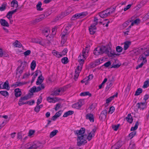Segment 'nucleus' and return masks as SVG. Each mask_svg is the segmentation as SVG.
<instances>
[{"instance_id": "1", "label": "nucleus", "mask_w": 149, "mask_h": 149, "mask_svg": "<svg viewBox=\"0 0 149 149\" xmlns=\"http://www.w3.org/2000/svg\"><path fill=\"white\" fill-rule=\"evenodd\" d=\"M86 50L84 49L82 51V54H80L79 58H81L79 60V62L80 65H78L75 71V74L74 75V79L76 80L79 76V73L80 72L82 68V66L83 64L84 63V59H86L88 53V52H86Z\"/></svg>"}, {"instance_id": "2", "label": "nucleus", "mask_w": 149, "mask_h": 149, "mask_svg": "<svg viewBox=\"0 0 149 149\" xmlns=\"http://www.w3.org/2000/svg\"><path fill=\"white\" fill-rule=\"evenodd\" d=\"M115 9L113 8L107 9L106 10L103 11L99 13L100 16L101 18H105L110 15L111 14L113 13L115 11Z\"/></svg>"}, {"instance_id": "3", "label": "nucleus", "mask_w": 149, "mask_h": 149, "mask_svg": "<svg viewBox=\"0 0 149 149\" xmlns=\"http://www.w3.org/2000/svg\"><path fill=\"white\" fill-rule=\"evenodd\" d=\"M87 139L86 135L84 134L80 136H78L77 139V145L80 146L84 144L85 143H87Z\"/></svg>"}, {"instance_id": "4", "label": "nucleus", "mask_w": 149, "mask_h": 149, "mask_svg": "<svg viewBox=\"0 0 149 149\" xmlns=\"http://www.w3.org/2000/svg\"><path fill=\"white\" fill-rule=\"evenodd\" d=\"M102 54L105 53L108 55L109 56L112 57L114 54L110 52V49L108 46H102L100 47Z\"/></svg>"}, {"instance_id": "5", "label": "nucleus", "mask_w": 149, "mask_h": 149, "mask_svg": "<svg viewBox=\"0 0 149 149\" xmlns=\"http://www.w3.org/2000/svg\"><path fill=\"white\" fill-rule=\"evenodd\" d=\"M41 144L38 142H34L28 143L26 149H36L41 146Z\"/></svg>"}, {"instance_id": "6", "label": "nucleus", "mask_w": 149, "mask_h": 149, "mask_svg": "<svg viewBox=\"0 0 149 149\" xmlns=\"http://www.w3.org/2000/svg\"><path fill=\"white\" fill-rule=\"evenodd\" d=\"M70 8H68L66 11L63 13H62L61 14L59 15L56 18V20H58L62 18L63 17L68 15L71 12Z\"/></svg>"}, {"instance_id": "7", "label": "nucleus", "mask_w": 149, "mask_h": 149, "mask_svg": "<svg viewBox=\"0 0 149 149\" xmlns=\"http://www.w3.org/2000/svg\"><path fill=\"white\" fill-rule=\"evenodd\" d=\"M45 86L43 84H42L37 88L36 86H33L31 89V92L34 93L39 91L45 88Z\"/></svg>"}, {"instance_id": "8", "label": "nucleus", "mask_w": 149, "mask_h": 149, "mask_svg": "<svg viewBox=\"0 0 149 149\" xmlns=\"http://www.w3.org/2000/svg\"><path fill=\"white\" fill-rule=\"evenodd\" d=\"M97 24V22L94 23L92 25H91L90 27L89 28V31L91 34L93 35L95 32V30L96 27L95 26Z\"/></svg>"}, {"instance_id": "9", "label": "nucleus", "mask_w": 149, "mask_h": 149, "mask_svg": "<svg viewBox=\"0 0 149 149\" xmlns=\"http://www.w3.org/2000/svg\"><path fill=\"white\" fill-rule=\"evenodd\" d=\"M21 66H22V65L23 64V67L25 66L26 65V62L25 61L24 62H21ZM23 69H21V66L18 67L17 70V72H16V74H21L23 72Z\"/></svg>"}, {"instance_id": "10", "label": "nucleus", "mask_w": 149, "mask_h": 149, "mask_svg": "<svg viewBox=\"0 0 149 149\" xmlns=\"http://www.w3.org/2000/svg\"><path fill=\"white\" fill-rule=\"evenodd\" d=\"M143 48H138L133 50L131 51V53L135 55H137L143 52Z\"/></svg>"}, {"instance_id": "11", "label": "nucleus", "mask_w": 149, "mask_h": 149, "mask_svg": "<svg viewBox=\"0 0 149 149\" xmlns=\"http://www.w3.org/2000/svg\"><path fill=\"white\" fill-rule=\"evenodd\" d=\"M147 103L146 102H144L138 103L136 104V106L138 108L143 110L146 108Z\"/></svg>"}, {"instance_id": "12", "label": "nucleus", "mask_w": 149, "mask_h": 149, "mask_svg": "<svg viewBox=\"0 0 149 149\" xmlns=\"http://www.w3.org/2000/svg\"><path fill=\"white\" fill-rule=\"evenodd\" d=\"M96 130V128L93 129L92 131L90 132L88 136H87V139L88 141H90L92 137L94 136V134Z\"/></svg>"}, {"instance_id": "13", "label": "nucleus", "mask_w": 149, "mask_h": 149, "mask_svg": "<svg viewBox=\"0 0 149 149\" xmlns=\"http://www.w3.org/2000/svg\"><path fill=\"white\" fill-rule=\"evenodd\" d=\"M107 112V111L106 109L104 110L102 112L100 116V119L101 120H103L106 118Z\"/></svg>"}, {"instance_id": "14", "label": "nucleus", "mask_w": 149, "mask_h": 149, "mask_svg": "<svg viewBox=\"0 0 149 149\" xmlns=\"http://www.w3.org/2000/svg\"><path fill=\"white\" fill-rule=\"evenodd\" d=\"M123 145L121 141H119L111 147V149H118Z\"/></svg>"}, {"instance_id": "15", "label": "nucleus", "mask_w": 149, "mask_h": 149, "mask_svg": "<svg viewBox=\"0 0 149 149\" xmlns=\"http://www.w3.org/2000/svg\"><path fill=\"white\" fill-rule=\"evenodd\" d=\"M82 105V102L81 101H79L78 102L73 104L72 107L73 108L79 109L81 107Z\"/></svg>"}, {"instance_id": "16", "label": "nucleus", "mask_w": 149, "mask_h": 149, "mask_svg": "<svg viewBox=\"0 0 149 149\" xmlns=\"http://www.w3.org/2000/svg\"><path fill=\"white\" fill-rule=\"evenodd\" d=\"M46 16H45V15H40L39 17L36 18L35 20L33 21L32 22L33 23L38 22L40 21L42 19L46 17Z\"/></svg>"}, {"instance_id": "17", "label": "nucleus", "mask_w": 149, "mask_h": 149, "mask_svg": "<svg viewBox=\"0 0 149 149\" xmlns=\"http://www.w3.org/2000/svg\"><path fill=\"white\" fill-rule=\"evenodd\" d=\"M85 131V129L84 128H81L79 130H77L74 132L75 134H77L78 136H80L81 135H83Z\"/></svg>"}, {"instance_id": "18", "label": "nucleus", "mask_w": 149, "mask_h": 149, "mask_svg": "<svg viewBox=\"0 0 149 149\" xmlns=\"http://www.w3.org/2000/svg\"><path fill=\"white\" fill-rule=\"evenodd\" d=\"M17 11V9L9 11L7 14L6 17L9 20H10L12 17V15L15 13Z\"/></svg>"}, {"instance_id": "19", "label": "nucleus", "mask_w": 149, "mask_h": 149, "mask_svg": "<svg viewBox=\"0 0 149 149\" xmlns=\"http://www.w3.org/2000/svg\"><path fill=\"white\" fill-rule=\"evenodd\" d=\"M86 119H88L90 122H94V117L93 114L88 113L86 115Z\"/></svg>"}, {"instance_id": "20", "label": "nucleus", "mask_w": 149, "mask_h": 149, "mask_svg": "<svg viewBox=\"0 0 149 149\" xmlns=\"http://www.w3.org/2000/svg\"><path fill=\"white\" fill-rule=\"evenodd\" d=\"M85 15L84 13H81L79 14H76L73 15L72 18V20H74V18H76V19L81 18L82 16H85Z\"/></svg>"}, {"instance_id": "21", "label": "nucleus", "mask_w": 149, "mask_h": 149, "mask_svg": "<svg viewBox=\"0 0 149 149\" xmlns=\"http://www.w3.org/2000/svg\"><path fill=\"white\" fill-rule=\"evenodd\" d=\"M50 33V29L48 28L44 29L42 31V33L46 36L47 37Z\"/></svg>"}, {"instance_id": "22", "label": "nucleus", "mask_w": 149, "mask_h": 149, "mask_svg": "<svg viewBox=\"0 0 149 149\" xmlns=\"http://www.w3.org/2000/svg\"><path fill=\"white\" fill-rule=\"evenodd\" d=\"M71 26L70 25L67 26L66 27L65 29H62L61 35H63V36H66V35H67L68 34V30L69 28Z\"/></svg>"}, {"instance_id": "23", "label": "nucleus", "mask_w": 149, "mask_h": 149, "mask_svg": "<svg viewBox=\"0 0 149 149\" xmlns=\"http://www.w3.org/2000/svg\"><path fill=\"white\" fill-rule=\"evenodd\" d=\"M145 54L143 53L141 55H140L138 59V62H141L144 61V60L146 61V62L147 60L146 58V56H145Z\"/></svg>"}, {"instance_id": "24", "label": "nucleus", "mask_w": 149, "mask_h": 149, "mask_svg": "<svg viewBox=\"0 0 149 149\" xmlns=\"http://www.w3.org/2000/svg\"><path fill=\"white\" fill-rule=\"evenodd\" d=\"M15 95L16 97L20 96L22 94L21 90L19 88L15 89L14 90Z\"/></svg>"}, {"instance_id": "25", "label": "nucleus", "mask_w": 149, "mask_h": 149, "mask_svg": "<svg viewBox=\"0 0 149 149\" xmlns=\"http://www.w3.org/2000/svg\"><path fill=\"white\" fill-rule=\"evenodd\" d=\"M0 23L1 25L4 26L8 27L9 24L8 22L4 19H1L0 20Z\"/></svg>"}, {"instance_id": "26", "label": "nucleus", "mask_w": 149, "mask_h": 149, "mask_svg": "<svg viewBox=\"0 0 149 149\" xmlns=\"http://www.w3.org/2000/svg\"><path fill=\"white\" fill-rule=\"evenodd\" d=\"M93 53L96 55H98L102 54L100 49V47L96 48L94 51Z\"/></svg>"}, {"instance_id": "27", "label": "nucleus", "mask_w": 149, "mask_h": 149, "mask_svg": "<svg viewBox=\"0 0 149 149\" xmlns=\"http://www.w3.org/2000/svg\"><path fill=\"white\" fill-rule=\"evenodd\" d=\"M42 78L43 77L42 76V74H41L38 77L36 82V84L37 85L40 84L42 83L43 80H44V79H42Z\"/></svg>"}, {"instance_id": "28", "label": "nucleus", "mask_w": 149, "mask_h": 149, "mask_svg": "<svg viewBox=\"0 0 149 149\" xmlns=\"http://www.w3.org/2000/svg\"><path fill=\"white\" fill-rule=\"evenodd\" d=\"M9 88L10 86L9 85L8 81H6L3 85L2 89H6L7 90H9Z\"/></svg>"}, {"instance_id": "29", "label": "nucleus", "mask_w": 149, "mask_h": 149, "mask_svg": "<svg viewBox=\"0 0 149 149\" xmlns=\"http://www.w3.org/2000/svg\"><path fill=\"white\" fill-rule=\"evenodd\" d=\"M126 120L128 122L131 123L132 122L133 119L130 114H129L126 118Z\"/></svg>"}, {"instance_id": "30", "label": "nucleus", "mask_w": 149, "mask_h": 149, "mask_svg": "<svg viewBox=\"0 0 149 149\" xmlns=\"http://www.w3.org/2000/svg\"><path fill=\"white\" fill-rule=\"evenodd\" d=\"M62 111H59L58 112L56 113L55 115L52 117V119L53 120H55L57 118L59 117L61 114Z\"/></svg>"}, {"instance_id": "31", "label": "nucleus", "mask_w": 149, "mask_h": 149, "mask_svg": "<svg viewBox=\"0 0 149 149\" xmlns=\"http://www.w3.org/2000/svg\"><path fill=\"white\" fill-rule=\"evenodd\" d=\"M123 49L125 50L127 49L131 44V42L130 41H127L124 42Z\"/></svg>"}, {"instance_id": "32", "label": "nucleus", "mask_w": 149, "mask_h": 149, "mask_svg": "<svg viewBox=\"0 0 149 149\" xmlns=\"http://www.w3.org/2000/svg\"><path fill=\"white\" fill-rule=\"evenodd\" d=\"M26 82H17L15 83V84L13 85V86H14L15 87H16L17 86H23V85L26 84Z\"/></svg>"}, {"instance_id": "33", "label": "nucleus", "mask_w": 149, "mask_h": 149, "mask_svg": "<svg viewBox=\"0 0 149 149\" xmlns=\"http://www.w3.org/2000/svg\"><path fill=\"white\" fill-rule=\"evenodd\" d=\"M52 53L54 55L58 58L61 57L62 56V55L55 50H53Z\"/></svg>"}, {"instance_id": "34", "label": "nucleus", "mask_w": 149, "mask_h": 149, "mask_svg": "<svg viewBox=\"0 0 149 149\" xmlns=\"http://www.w3.org/2000/svg\"><path fill=\"white\" fill-rule=\"evenodd\" d=\"M62 89L61 88H59L55 90L52 93V95H53L56 96L59 94V93L62 91Z\"/></svg>"}, {"instance_id": "35", "label": "nucleus", "mask_w": 149, "mask_h": 149, "mask_svg": "<svg viewBox=\"0 0 149 149\" xmlns=\"http://www.w3.org/2000/svg\"><path fill=\"white\" fill-rule=\"evenodd\" d=\"M42 3L41 2H39L36 5V8L37 10L38 11H42L43 9L41 8Z\"/></svg>"}, {"instance_id": "36", "label": "nucleus", "mask_w": 149, "mask_h": 149, "mask_svg": "<svg viewBox=\"0 0 149 149\" xmlns=\"http://www.w3.org/2000/svg\"><path fill=\"white\" fill-rule=\"evenodd\" d=\"M74 113V112L72 111H68L66 112L63 115V117H67L69 115H71L73 114Z\"/></svg>"}, {"instance_id": "37", "label": "nucleus", "mask_w": 149, "mask_h": 149, "mask_svg": "<svg viewBox=\"0 0 149 149\" xmlns=\"http://www.w3.org/2000/svg\"><path fill=\"white\" fill-rule=\"evenodd\" d=\"M58 131L57 130H54L51 132L49 135V137L52 138L56 135V134L58 132Z\"/></svg>"}, {"instance_id": "38", "label": "nucleus", "mask_w": 149, "mask_h": 149, "mask_svg": "<svg viewBox=\"0 0 149 149\" xmlns=\"http://www.w3.org/2000/svg\"><path fill=\"white\" fill-rule=\"evenodd\" d=\"M142 89L141 88H138L136 91L135 94H134L135 96H137L139 95L142 92Z\"/></svg>"}, {"instance_id": "39", "label": "nucleus", "mask_w": 149, "mask_h": 149, "mask_svg": "<svg viewBox=\"0 0 149 149\" xmlns=\"http://www.w3.org/2000/svg\"><path fill=\"white\" fill-rule=\"evenodd\" d=\"M43 42L45 45H43V46H48L51 43L50 40H49L48 39L42 40Z\"/></svg>"}, {"instance_id": "40", "label": "nucleus", "mask_w": 149, "mask_h": 149, "mask_svg": "<svg viewBox=\"0 0 149 149\" xmlns=\"http://www.w3.org/2000/svg\"><path fill=\"white\" fill-rule=\"evenodd\" d=\"M139 123L138 121H136L134 127H132L131 129V131H134L136 130L138 127Z\"/></svg>"}, {"instance_id": "41", "label": "nucleus", "mask_w": 149, "mask_h": 149, "mask_svg": "<svg viewBox=\"0 0 149 149\" xmlns=\"http://www.w3.org/2000/svg\"><path fill=\"white\" fill-rule=\"evenodd\" d=\"M36 61L33 60L31 62V68L32 70H33L36 66Z\"/></svg>"}, {"instance_id": "42", "label": "nucleus", "mask_w": 149, "mask_h": 149, "mask_svg": "<svg viewBox=\"0 0 149 149\" xmlns=\"http://www.w3.org/2000/svg\"><path fill=\"white\" fill-rule=\"evenodd\" d=\"M6 6L7 4L6 3H3L1 6L0 7V10L1 11L4 10L6 9Z\"/></svg>"}, {"instance_id": "43", "label": "nucleus", "mask_w": 149, "mask_h": 149, "mask_svg": "<svg viewBox=\"0 0 149 149\" xmlns=\"http://www.w3.org/2000/svg\"><path fill=\"white\" fill-rule=\"evenodd\" d=\"M11 5L12 7H17L18 6L17 1L15 0H13L11 2Z\"/></svg>"}, {"instance_id": "44", "label": "nucleus", "mask_w": 149, "mask_h": 149, "mask_svg": "<svg viewBox=\"0 0 149 149\" xmlns=\"http://www.w3.org/2000/svg\"><path fill=\"white\" fill-rule=\"evenodd\" d=\"M80 95L81 96L88 95L89 96H91V94L89 92H85L81 93Z\"/></svg>"}, {"instance_id": "45", "label": "nucleus", "mask_w": 149, "mask_h": 149, "mask_svg": "<svg viewBox=\"0 0 149 149\" xmlns=\"http://www.w3.org/2000/svg\"><path fill=\"white\" fill-rule=\"evenodd\" d=\"M149 86V79L145 81L143 86V88H147Z\"/></svg>"}, {"instance_id": "46", "label": "nucleus", "mask_w": 149, "mask_h": 149, "mask_svg": "<svg viewBox=\"0 0 149 149\" xmlns=\"http://www.w3.org/2000/svg\"><path fill=\"white\" fill-rule=\"evenodd\" d=\"M42 107V105H37L36 107L35 108L34 110L36 112H38L39 111L40 109Z\"/></svg>"}, {"instance_id": "47", "label": "nucleus", "mask_w": 149, "mask_h": 149, "mask_svg": "<svg viewBox=\"0 0 149 149\" xmlns=\"http://www.w3.org/2000/svg\"><path fill=\"white\" fill-rule=\"evenodd\" d=\"M0 93L1 95L5 97H6L9 95L8 92L6 91H0Z\"/></svg>"}, {"instance_id": "48", "label": "nucleus", "mask_w": 149, "mask_h": 149, "mask_svg": "<svg viewBox=\"0 0 149 149\" xmlns=\"http://www.w3.org/2000/svg\"><path fill=\"white\" fill-rule=\"evenodd\" d=\"M131 22V21H129L128 20L125 22H124L123 25V27L124 28H126L128 25H129L130 24V23Z\"/></svg>"}, {"instance_id": "49", "label": "nucleus", "mask_w": 149, "mask_h": 149, "mask_svg": "<svg viewBox=\"0 0 149 149\" xmlns=\"http://www.w3.org/2000/svg\"><path fill=\"white\" fill-rule=\"evenodd\" d=\"M14 45L15 47H21L22 46V44L17 40L15 42Z\"/></svg>"}, {"instance_id": "50", "label": "nucleus", "mask_w": 149, "mask_h": 149, "mask_svg": "<svg viewBox=\"0 0 149 149\" xmlns=\"http://www.w3.org/2000/svg\"><path fill=\"white\" fill-rule=\"evenodd\" d=\"M35 132V131L34 130H30L29 131L28 136L29 137L32 136Z\"/></svg>"}, {"instance_id": "51", "label": "nucleus", "mask_w": 149, "mask_h": 149, "mask_svg": "<svg viewBox=\"0 0 149 149\" xmlns=\"http://www.w3.org/2000/svg\"><path fill=\"white\" fill-rule=\"evenodd\" d=\"M68 58L66 57H64L62 58L61 61L62 63L64 64H66L68 62Z\"/></svg>"}, {"instance_id": "52", "label": "nucleus", "mask_w": 149, "mask_h": 149, "mask_svg": "<svg viewBox=\"0 0 149 149\" xmlns=\"http://www.w3.org/2000/svg\"><path fill=\"white\" fill-rule=\"evenodd\" d=\"M38 72H41L40 70H37L35 72V74L32 78V82L34 80L36 77L37 76Z\"/></svg>"}, {"instance_id": "53", "label": "nucleus", "mask_w": 149, "mask_h": 149, "mask_svg": "<svg viewBox=\"0 0 149 149\" xmlns=\"http://www.w3.org/2000/svg\"><path fill=\"white\" fill-rule=\"evenodd\" d=\"M135 145L133 143H131L130 144L128 149H135Z\"/></svg>"}, {"instance_id": "54", "label": "nucleus", "mask_w": 149, "mask_h": 149, "mask_svg": "<svg viewBox=\"0 0 149 149\" xmlns=\"http://www.w3.org/2000/svg\"><path fill=\"white\" fill-rule=\"evenodd\" d=\"M61 36V42L63 43H64L66 42L67 40V36H63V35Z\"/></svg>"}, {"instance_id": "55", "label": "nucleus", "mask_w": 149, "mask_h": 149, "mask_svg": "<svg viewBox=\"0 0 149 149\" xmlns=\"http://www.w3.org/2000/svg\"><path fill=\"white\" fill-rule=\"evenodd\" d=\"M116 49L117 52H120L123 50V48L120 46H117Z\"/></svg>"}, {"instance_id": "56", "label": "nucleus", "mask_w": 149, "mask_h": 149, "mask_svg": "<svg viewBox=\"0 0 149 149\" xmlns=\"http://www.w3.org/2000/svg\"><path fill=\"white\" fill-rule=\"evenodd\" d=\"M136 132L134 131L131 133L129 135V136L131 137V139L132 138L136 135Z\"/></svg>"}, {"instance_id": "57", "label": "nucleus", "mask_w": 149, "mask_h": 149, "mask_svg": "<svg viewBox=\"0 0 149 149\" xmlns=\"http://www.w3.org/2000/svg\"><path fill=\"white\" fill-rule=\"evenodd\" d=\"M146 63V61L145 60L143 62H141L140 64L138 65L137 66H136V69H138L139 68H141L143 65V64Z\"/></svg>"}, {"instance_id": "58", "label": "nucleus", "mask_w": 149, "mask_h": 149, "mask_svg": "<svg viewBox=\"0 0 149 149\" xmlns=\"http://www.w3.org/2000/svg\"><path fill=\"white\" fill-rule=\"evenodd\" d=\"M31 53V51L30 50H28L25 52L24 53V54L25 56L29 55Z\"/></svg>"}, {"instance_id": "59", "label": "nucleus", "mask_w": 149, "mask_h": 149, "mask_svg": "<svg viewBox=\"0 0 149 149\" xmlns=\"http://www.w3.org/2000/svg\"><path fill=\"white\" fill-rule=\"evenodd\" d=\"M61 103H58L57 104L56 106V107L55 108V109L56 111L58 110L61 107Z\"/></svg>"}, {"instance_id": "60", "label": "nucleus", "mask_w": 149, "mask_h": 149, "mask_svg": "<svg viewBox=\"0 0 149 149\" xmlns=\"http://www.w3.org/2000/svg\"><path fill=\"white\" fill-rule=\"evenodd\" d=\"M42 97L41 96H40L39 98L38 99L37 102V105H38L40 104L42 101Z\"/></svg>"}, {"instance_id": "61", "label": "nucleus", "mask_w": 149, "mask_h": 149, "mask_svg": "<svg viewBox=\"0 0 149 149\" xmlns=\"http://www.w3.org/2000/svg\"><path fill=\"white\" fill-rule=\"evenodd\" d=\"M115 110V108L114 107L112 106L110 107L109 109V111H108L109 113H112Z\"/></svg>"}, {"instance_id": "62", "label": "nucleus", "mask_w": 149, "mask_h": 149, "mask_svg": "<svg viewBox=\"0 0 149 149\" xmlns=\"http://www.w3.org/2000/svg\"><path fill=\"white\" fill-rule=\"evenodd\" d=\"M1 54H2L1 56V55H0V56L1 57H2L3 56L6 57H9V55L8 54L5 52H3L2 51V53H1Z\"/></svg>"}, {"instance_id": "63", "label": "nucleus", "mask_w": 149, "mask_h": 149, "mask_svg": "<svg viewBox=\"0 0 149 149\" xmlns=\"http://www.w3.org/2000/svg\"><path fill=\"white\" fill-rule=\"evenodd\" d=\"M114 95H113L112 97H109V98H108L106 100V102L107 103H108L109 102H110L113 99L114 97Z\"/></svg>"}, {"instance_id": "64", "label": "nucleus", "mask_w": 149, "mask_h": 149, "mask_svg": "<svg viewBox=\"0 0 149 149\" xmlns=\"http://www.w3.org/2000/svg\"><path fill=\"white\" fill-rule=\"evenodd\" d=\"M68 49L67 48H65L62 51L61 54L62 55V56L65 55L67 53Z\"/></svg>"}]
</instances>
